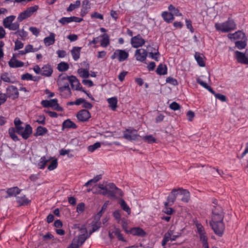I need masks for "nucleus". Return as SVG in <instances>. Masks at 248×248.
<instances>
[{"instance_id":"1","label":"nucleus","mask_w":248,"mask_h":248,"mask_svg":"<svg viewBox=\"0 0 248 248\" xmlns=\"http://www.w3.org/2000/svg\"><path fill=\"white\" fill-rule=\"evenodd\" d=\"M224 214L220 206L215 207L212 210V220L210 225L215 233L218 236H221L225 230V225L223 222Z\"/></svg>"},{"instance_id":"2","label":"nucleus","mask_w":248,"mask_h":248,"mask_svg":"<svg viewBox=\"0 0 248 248\" xmlns=\"http://www.w3.org/2000/svg\"><path fill=\"white\" fill-rule=\"evenodd\" d=\"M217 30L223 32H228L236 29V24L233 19L229 18L223 23H217L215 25Z\"/></svg>"},{"instance_id":"3","label":"nucleus","mask_w":248,"mask_h":248,"mask_svg":"<svg viewBox=\"0 0 248 248\" xmlns=\"http://www.w3.org/2000/svg\"><path fill=\"white\" fill-rule=\"evenodd\" d=\"M62 80L64 83H68L71 84V88L74 90L82 91V87H80V84L77 78L74 76H68L66 75L62 76Z\"/></svg>"},{"instance_id":"4","label":"nucleus","mask_w":248,"mask_h":248,"mask_svg":"<svg viewBox=\"0 0 248 248\" xmlns=\"http://www.w3.org/2000/svg\"><path fill=\"white\" fill-rule=\"evenodd\" d=\"M124 138L130 141L138 140L141 137L137 133V131L132 128H128L123 132Z\"/></svg>"},{"instance_id":"5","label":"nucleus","mask_w":248,"mask_h":248,"mask_svg":"<svg viewBox=\"0 0 248 248\" xmlns=\"http://www.w3.org/2000/svg\"><path fill=\"white\" fill-rule=\"evenodd\" d=\"M38 9V5H34L28 8L26 10L21 13L17 17L18 22H21L23 20L31 16Z\"/></svg>"},{"instance_id":"6","label":"nucleus","mask_w":248,"mask_h":248,"mask_svg":"<svg viewBox=\"0 0 248 248\" xmlns=\"http://www.w3.org/2000/svg\"><path fill=\"white\" fill-rule=\"evenodd\" d=\"M59 90L61 93V95L64 98H68L70 96L71 92L68 83H64V82L61 79L59 81Z\"/></svg>"},{"instance_id":"7","label":"nucleus","mask_w":248,"mask_h":248,"mask_svg":"<svg viewBox=\"0 0 248 248\" xmlns=\"http://www.w3.org/2000/svg\"><path fill=\"white\" fill-rule=\"evenodd\" d=\"M129 56V53L124 50L116 49L111 56L112 60L117 59L120 62L126 60Z\"/></svg>"},{"instance_id":"8","label":"nucleus","mask_w":248,"mask_h":248,"mask_svg":"<svg viewBox=\"0 0 248 248\" xmlns=\"http://www.w3.org/2000/svg\"><path fill=\"white\" fill-rule=\"evenodd\" d=\"M86 233L87 230H85V233L79 235L77 238L74 239L69 246L70 248H78L81 246L88 238Z\"/></svg>"},{"instance_id":"9","label":"nucleus","mask_w":248,"mask_h":248,"mask_svg":"<svg viewBox=\"0 0 248 248\" xmlns=\"http://www.w3.org/2000/svg\"><path fill=\"white\" fill-rule=\"evenodd\" d=\"M145 43L144 39L140 34L132 37L130 40L131 46L134 48H138L143 46Z\"/></svg>"},{"instance_id":"10","label":"nucleus","mask_w":248,"mask_h":248,"mask_svg":"<svg viewBox=\"0 0 248 248\" xmlns=\"http://www.w3.org/2000/svg\"><path fill=\"white\" fill-rule=\"evenodd\" d=\"M148 52L143 48L137 49L135 52L134 56L136 60L140 62H144L148 56Z\"/></svg>"},{"instance_id":"11","label":"nucleus","mask_w":248,"mask_h":248,"mask_svg":"<svg viewBox=\"0 0 248 248\" xmlns=\"http://www.w3.org/2000/svg\"><path fill=\"white\" fill-rule=\"evenodd\" d=\"M90 112L87 109H81L77 114V118L78 120L81 122H85L88 121L91 118Z\"/></svg>"},{"instance_id":"12","label":"nucleus","mask_w":248,"mask_h":248,"mask_svg":"<svg viewBox=\"0 0 248 248\" xmlns=\"http://www.w3.org/2000/svg\"><path fill=\"white\" fill-rule=\"evenodd\" d=\"M6 95L13 99L17 98L19 96L18 89L13 85L9 86L6 89Z\"/></svg>"},{"instance_id":"13","label":"nucleus","mask_w":248,"mask_h":248,"mask_svg":"<svg viewBox=\"0 0 248 248\" xmlns=\"http://www.w3.org/2000/svg\"><path fill=\"white\" fill-rule=\"evenodd\" d=\"M179 194L178 189L176 188L173 189L169 196L167 197V201L164 203L166 205H170L172 206L176 201L177 195Z\"/></svg>"},{"instance_id":"14","label":"nucleus","mask_w":248,"mask_h":248,"mask_svg":"<svg viewBox=\"0 0 248 248\" xmlns=\"http://www.w3.org/2000/svg\"><path fill=\"white\" fill-rule=\"evenodd\" d=\"M235 57L238 62L248 65V53L246 54L238 51L235 52Z\"/></svg>"},{"instance_id":"15","label":"nucleus","mask_w":248,"mask_h":248,"mask_svg":"<svg viewBox=\"0 0 248 248\" xmlns=\"http://www.w3.org/2000/svg\"><path fill=\"white\" fill-rule=\"evenodd\" d=\"M177 189H178L179 194L182 195V198L181 199V201L184 202H188L190 199L189 192L187 189H183L181 187H179Z\"/></svg>"},{"instance_id":"16","label":"nucleus","mask_w":248,"mask_h":248,"mask_svg":"<svg viewBox=\"0 0 248 248\" xmlns=\"http://www.w3.org/2000/svg\"><path fill=\"white\" fill-rule=\"evenodd\" d=\"M129 233L135 236L144 237L146 235V232L140 227H134L131 229Z\"/></svg>"},{"instance_id":"17","label":"nucleus","mask_w":248,"mask_h":248,"mask_svg":"<svg viewBox=\"0 0 248 248\" xmlns=\"http://www.w3.org/2000/svg\"><path fill=\"white\" fill-rule=\"evenodd\" d=\"M91 8L90 0H83L82 1V8L81 9L80 15L82 16H85Z\"/></svg>"},{"instance_id":"18","label":"nucleus","mask_w":248,"mask_h":248,"mask_svg":"<svg viewBox=\"0 0 248 248\" xmlns=\"http://www.w3.org/2000/svg\"><path fill=\"white\" fill-rule=\"evenodd\" d=\"M21 189H19L17 186H14L11 188H9L7 189L6 193L7 195L6 196V198H8L11 197H16V196L20 194Z\"/></svg>"},{"instance_id":"19","label":"nucleus","mask_w":248,"mask_h":248,"mask_svg":"<svg viewBox=\"0 0 248 248\" xmlns=\"http://www.w3.org/2000/svg\"><path fill=\"white\" fill-rule=\"evenodd\" d=\"M53 73V68L50 64L44 65L41 68V75L45 77H50Z\"/></svg>"},{"instance_id":"20","label":"nucleus","mask_w":248,"mask_h":248,"mask_svg":"<svg viewBox=\"0 0 248 248\" xmlns=\"http://www.w3.org/2000/svg\"><path fill=\"white\" fill-rule=\"evenodd\" d=\"M32 132V128L30 124H26L23 130L20 134L23 139L26 140L29 138Z\"/></svg>"},{"instance_id":"21","label":"nucleus","mask_w":248,"mask_h":248,"mask_svg":"<svg viewBox=\"0 0 248 248\" xmlns=\"http://www.w3.org/2000/svg\"><path fill=\"white\" fill-rule=\"evenodd\" d=\"M44 43L46 46H48L52 45L55 42V34L53 32H50L49 35L44 39Z\"/></svg>"},{"instance_id":"22","label":"nucleus","mask_w":248,"mask_h":248,"mask_svg":"<svg viewBox=\"0 0 248 248\" xmlns=\"http://www.w3.org/2000/svg\"><path fill=\"white\" fill-rule=\"evenodd\" d=\"M8 64L11 68H18L23 67L24 63L17 59H11L8 62Z\"/></svg>"},{"instance_id":"23","label":"nucleus","mask_w":248,"mask_h":248,"mask_svg":"<svg viewBox=\"0 0 248 248\" xmlns=\"http://www.w3.org/2000/svg\"><path fill=\"white\" fill-rule=\"evenodd\" d=\"M16 201L19 206L28 205L31 202V201L25 195L16 197Z\"/></svg>"},{"instance_id":"24","label":"nucleus","mask_w":248,"mask_h":248,"mask_svg":"<svg viewBox=\"0 0 248 248\" xmlns=\"http://www.w3.org/2000/svg\"><path fill=\"white\" fill-rule=\"evenodd\" d=\"M81 47L74 46L71 50V55L74 61H78L80 55Z\"/></svg>"},{"instance_id":"25","label":"nucleus","mask_w":248,"mask_h":248,"mask_svg":"<svg viewBox=\"0 0 248 248\" xmlns=\"http://www.w3.org/2000/svg\"><path fill=\"white\" fill-rule=\"evenodd\" d=\"M58 99L56 98L51 99L50 100H44L41 101V105L44 108H53L57 104Z\"/></svg>"},{"instance_id":"26","label":"nucleus","mask_w":248,"mask_h":248,"mask_svg":"<svg viewBox=\"0 0 248 248\" xmlns=\"http://www.w3.org/2000/svg\"><path fill=\"white\" fill-rule=\"evenodd\" d=\"M228 38L231 39H244L245 38V34L241 31H238L234 33H230L228 35Z\"/></svg>"},{"instance_id":"27","label":"nucleus","mask_w":248,"mask_h":248,"mask_svg":"<svg viewBox=\"0 0 248 248\" xmlns=\"http://www.w3.org/2000/svg\"><path fill=\"white\" fill-rule=\"evenodd\" d=\"M194 57L196 60L198 65L201 67L205 66V62L203 60L204 56L198 52H196L194 55Z\"/></svg>"},{"instance_id":"28","label":"nucleus","mask_w":248,"mask_h":248,"mask_svg":"<svg viewBox=\"0 0 248 248\" xmlns=\"http://www.w3.org/2000/svg\"><path fill=\"white\" fill-rule=\"evenodd\" d=\"M62 129L67 128H73L76 129L77 128V126L73 122L71 121L70 119L65 120L62 124Z\"/></svg>"},{"instance_id":"29","label":"nucleus","mask_w":248,"mask_h":248,"mask_svg":"<svg viewBox=\"0 0 248 248\" xmlns=\"http://www.w3.org/2000/svg\"><path fill=\"white\" fill-rule=\"evenodd\" d=\"M196 227L197 228V232L200 235V239H204V238H207L204 229L202 225L201 224L198 223L196 224Z\"/></svg>"},{"instance_id":"30","label":"nucleus","mask_w":248,"mask_h":248,"mask_svg":"<svg viewBox=\"0 0 248 248\" xmlns=\"http://www.w3.org/2000/svg\"><path fill=\"white\" fill-rule=\"evenodd\" d=\"M197 82L198 83H199L204 88L206 89L208 91H209L213 95H215L216 94V93L213 90V89L210 86H208L206 82L202 81L201 78H197Z\"/></svg>"},{"instance_id":"31","label":"nucleus","mask_w":248,"mask_h":248,"mask_svg":"<svg viewBox=\"0 0 248 248\" xmlns=\"http://www.w3.org/2000/svg\"><path fill=\"white\" fill-rule=\"evenodd\" d=\"M100 37L102 38L101 41L100 45L102 47H106L109 44V36L107 33L101 35Z\"/></svg>"},{"instance_id":"32","label":"nucleus","mask_w":248,"mask_h":248,"mask_svg":"<svg viewBox=\"0 0 248 248\" xmlns=\"http://www.w3.org/2000/svg\"><path fill=\"white\" fill-rule=\"evenodd\" d=\"M156 73L159 75H164L167 74L166 65L160 63L156 70Z\"/></svg>"},{"instance_id":"33","label":"nucleus","mask_w":248,"mask_h":248,"mask_svg":"<svg viewBox=\"0 0 248 248\" xmlns=\"http://www.w3.org/2000/svg\"><path fill=\"white\" fill-rule=\"evenodd\" d=\"M15 18L16 16H10L4 18L3 21L4 27L8 29L15 20Z\"/></svg>"},{"instance_id":"34","label":"nucleus","mask_w":248,"mask_h":248,"mask_svg":"<svg viewBox=\"0 0 248 248\" xmlns=\"http://www.w3.org/2000/svg\"><path fill=\"white\" fill-rule=\"evenodd\" d=\"M162 16L164 20L168 23H170L174 20L173 16L170 12H163L162 13Z\"/></svg>"},{"instance_id":"35","label":"nucleus","mask_w":248,"mask_h":248,"mask_svg":"<svg viewBox=\"0 0 248 248\" xmlns=\"http://www.w3.org/2000/svg\"><path fill=\"white\" fill-rule=\"evenodd\" d=\"M49 160V158H46L45 156L42 157L37 164L38 168L40 169H44Z\"/></svg>"},{"instance_id":"36","label":"nucleus","mask_w":248,"mask_h":248,"mask_svg":"<svg viewBox=\"0 0 248 248\" xmlns=\"http://www.w3.org/2000/svg\"><path fill=\"white\" fill-rule=\"evenodd\" d=\"M108 102L109 104V107L113 110H115L117 107V99L113 97L108 99Z\"/></svg>"},{"instance_id":"37","label":"nucleus","mask_w":248,"mask_h":248,"mask_svg":"<svg viewBox=\"0 0 248 248\" xmlns=\"http://www.w3.org/2000/svg\"><path fill=\"white\" fill-rule=\"evenodd\" d=\"M140 138L143 140L144 141L147 142L149 144H152L156 142V140L152 135H147Z\"/></svg>"},{"instance_id":"38","label":"nucleus","mask_w":248,"mask_h":248,"mask_svg":"<svg viewBox=\"0 0 248 248\" xmlns=\"http://www.w3.org/2000/svg\"><path fill=\"white\" fill-rule=\"evenodd\" d=\"M168 9L173 16L175 15L176 16H181L182 15V14L179 12V9L175 8L171 4L169 6Z\"/></svg>"},{"instance_id":"39","label":"nucleus","mask_w":248,"mask_h":248,"mask_svg":"<svg viewBox=\"0 0 248 248\" xmlns=\"http://www.w3.org/2000/svg\"><path fill=\"white\" fill-rule=\"evenodd\" d=\"M47 132V129L44 127L41 126H38L36 129V132L35 136H43Z\"/></svg>"},{"instance_id":"40","label":"nucleus","mask_w":248,"mask_h":248,"mask_svg":"<svg viewBox=\"0 0 248 248\" xmlns=\"http://www.w3.org/2000/svg\"><path fill=\"white\" fill-rule=\"evenodd\" d=\"M16 130L14 127H11L8 130V133L10 137L15 141H18L19 140L18 137L16 134Z\"/></svg>"},{"instance_id":"41","label":"nucleus","mask_w":248,"mask_h":248,"mask_svg":"<svg viewBox=\"0 0 248 248\" xmlns=\"http://www.w3.org/2000/svg\"><path fill=\"white\" fill-rule=\"evenodd\" d=\"M81 2L79 0H76L74 3H71L67 8V11L71 12L76 8H78L80 5Z\"/></svg>"},{"instance_id":"42","label":"nucleus","mask_w":248,"mask_h":248,"mask_svg":"<svg viewBox=\"0 0 248 248\" xmlns=\"http://www.w3.org/2000/svg\"><path fill=\"white\" fill-rule=\"evenodd\" d=\"M102 179V175L101 174L97 175L94 177L93 178L89 180L88 182H87L85 185V186H88L90 185H91L92 183H95L99 181L100 180Z\"/></svg>"},{"instance_id":"43","label":"nucleus","mask_w":248,"mask_h":248,"mask_svg":"<svg viewBox=\"0 0 248 248\" xmlns=\"http://www.w3.org/2000/svg\"><path fill=\"white\" fill-rule=\"evenodd\" d=\"M58 69L59 71L64 72L67 71L69 68L68 64L65 62H61L58 64Z\"/></svg>"},{"instance_id":"44","label":"nucleus","mask_w":248,"mask_h":248,"mask_svg":"<svg viewBox=\"0 0 248 248\" xmlns=\"http://www.w3.org/2000/svg\"><path fill=\"white\" fill-rule=\"evenodd\" d=\"M78 72L80 77L84 78H88L90 76V74L88 70L83 68L78 69Z\"/></svg>"},{"instance_id":"45","label":"nucleus","mask_w":248,"mask_h":248,"mask_svg":"<svg viewBox=\"0 0 248 248\" xmlns=\"http://www.w3.org/2000/svg\"><path fill=\"white\" fill-rule=\"evenodd\" d=\"M120 205L122 208L125 212L127 213L128 214H130L131 211L129 207L128 206L126 202L123 200L122 199L120 201Z\"/></svg>"},{"instance_id":"46","label":"nucleus","mask_w":248,"mask_h":248,"mask_svg":"<svg viewBox=\"0 0 248 248\" xmlns=\"http://www.w3.org/2000/svg\"><path fill=\"white\" fill-rule=\"evenodd\" d=\"M100 147L101 143L99 142H96L93 144L89 146L88 147V150L89 152H93Z\"/></svg>"},{"instance_id":"47","label":"nucleus","mask_w":248,"mask_h":248,"mask_svg":"<svg viewBox=\"0 0 248 248\" xmlns=\"http://www.w3.org/2000/svg\"><path fill=\"white\" fill-rule=\"evenodd\" d=\"M170 205H166L164 203V207L163 209V212L165 213L166 214L168 215H171L174 212V210L171 207Z\"/></svg>"},{"instance_id":"48","label":"nucleus","mask_w":248,"mask_h":248,"mask_svg":"<svg viewBox=\"0 0 248 248\" xmlns=\"http://www.w3.org/2000/svg\"><path fill=\"white\" fill-rule=\"evenodd\" d=\"M100 222L96 221L92 224V230L90 232L89 234L90 235L93 232H96L99 230L100 227Z\"/></svg>"},{"instance_id":"49","label":"nucleus","mask_w":248,"mask_h":248,"mask_svg":"<svg viewBox=\"0 0 248 248\" xmlns=\"http://www.w3.org/2000/svg\"><path fill=\"white\" fill-rule=\"evenodd\" d=\"M120 223L121 224L123 229L124 231V232L126 233H128L129 231L127 230L128 223L127 220L125 218H123L121 219V221H120Z\"/></svg>"},{"instance_id":"50","label":"nucleus","mask_w":248,"mask_h":248,"mask_svg":"<svg viewBox=\"0 0 248 248\" xmlns=\"http://www.w3.org/2000/svg\"><path fill=\"white\" fill-rule=\"evenodd\" d=\"M25 53H28L30 52H35L38 50L37 48H33V46L31 45H28L25 47Z\"/></svg>"},{"instance_id":"51","label":"nucleus","mask_w":248,"mask_h":248,"mask_svg":"<svg viewBox=\"0 0 248 248\" xmlns=\"http://www.w3.org/2000/svg\"><path fill=\"white\" fill-rule=\"evenodd\" d=\"M15 34H18L21 37L22 40H24L28 35V32L25 31L23 29L21 30H18L15 33Z\"/></svg>"},{"instance_id":"52","label":"nucleus","mask_w":248,"mask_h":248,"mask_svg":"<svg viewBox=\"0 0 248 248\" xmlns=\"http://www.w3.org/2000/svg\"><path fill=\"white\" fill-rule=\"evenodd\" d=\"M235 46L239 49L244 48L246 46V43L245 41H238L235 43Z\"/></svg>"},{"instance_id":"53","label":"nucleus","mask_w":248,"mask_h":248,"mask_svg":"<svg viewBox=\"0 0 248 248\" xmlns=\"http://www.w3.org/2000/svg\"><path fill=\"white\" fill-rule=\"evenodd\" d=\"M148 54L150 58H151L153 59H154L156 61H158L159 53L157 50V51L155 53H154L152 50L150 52L149 51L148 52Z\"/></svg>"},{"instance_id":"54","label":"nucleus","mask_w":248,"mask_h":248,"mask_svg":"<svg viewBox=\"0 0 248 248\" xmlns=\"http://www.w3.org/2000/svg\"><path fill=\"white\" fill-rule=\"evenodd\" d=\"M1 79L2 80H3L4 82H8V83H13V81H12L10 78L9 77V75L7 73H5L4 74H2L1 76Z\"/></svg>"},{"instance_id":"55","label":"nucleus","mask_w":248,"mask_h":248,"mask_svg":"<svg viewBox=\"0 0 248 248\" xmlns=\"http://www.w3.org/2000/svg\"><path fill=\"white\" fill-rule=\"evenodd\" d=\"M58 166V161L56 159L52 160L50 164L48 166L47 169L49 170H52L55 169Z\"/></svg>"},{"instance_id":"56","label":"nucleus","mask_w":248,"mask_h":248,"mask_svg":"<svg viewBox=\"0 0 248 248\" xmlns=\"http://www.w3.org/2000/svg\"><path fill=\"white\" fill-rule=\"evenodd\" d=\"M15 50H19L22 48L24 46V44L20 41L17 40L15 42Z\"/></svg>"},{"instance_id":"57","label":"nucleus","mask_w":248,"mask_h":248,"mask_svg":"<svg viewBox=\"0 0 248 248\" xmlns=\"http://www.w3.org/2000/svg\"><path fill=\"white\" fill-rule=\"evenodd\" d=\"M113 215L114 217L117 220L118 223H120L121 221V214L120 210H116L113 213Z\"/></svg>"},{"instance_id":"58","label":"nucleus","mask_w":248,"mask_h":248,"mask_svg":"<svg viewBox=\"0 0 248 248\" xmlns=\"http://www.w3.org/2000/svg\"><path fill=\"white\" fill-rule=\"evenodd\" d=\"M21 79L22 80H32V81H36V79H34L33 78L32 76L29 74V73H26L25 74H23L21 76Z\"/></svg>"},{"instance_id":"59","label":"nucleus","mask_w":248,"mask_h":248,"mask_svg":"<svg viewBox=\"0 0 248 248\" xmlns=\"http://www.w3.org/2000/svg\"><path fill=\"white\" fill-rule=\"evenodd\" d=\"M85 209V204L83 202L79 203L77 206V212L78 214L82 213Z\"/></svg>"},{"instance_id":"60","label":"nucleus","mask_w":248,"mask_h":248,"mask_svg":"<svg viewBox=\"0 0 248 248\" xmlns=\"http://www.w3.org/2000/svg\"><path fill=\"white\" fill-rule=\"evenodd\" d=\"M59 22L62 25H65L71 22L70 17H63L59 20Z\"/></svg>"},{"instance_id":"61","label":"nucleus","mask_w":248,"mask_h":248,"mask_svg":"<svg viewBox=\"0 0 248 248\" xmlns=\"http://www.w3.org/2000/svg\"><path fill=\"white\" fill-rule=\"evenodd\" d=\"M19 27V24L18 22H16L14 23H12L11 25L8 28L10 30L12 31H16L18 30Z\"/></svg>"},{"instance_id":"62","label":"nucleus","mask_w":248,"mask_h":248,"mask_svg":"<svg viewBox=\"0 0 248 248\" xmlns=\"http://www.w3.org/2000/svg\"><path fill=\"white\" fill-rule=\"evenodd\" d=\"M29 30L33 35H35L36 36H38L39 34L40 30L36 27H31L29 28Z\"/></svg>"},{"instance_id":"63","label":"nucleus","mask_w":248,"mask_h":248,"mask_svg":"<svg viewBox=\"0 0 248 248\" xmlns=\"http://www.w3.org/2000/svg\"><path fill=\"white\" fill-rule=\"evenodd\" d=\"M170 108L173 110H177L180 108V106L176 102H173L170 104Z\"/></svg>"},{"instance_id":"64","label":"nucleus","mask_w":248,"mask_h":248,"mask_svg":"<svg viewBox=\"0 0 248 248\" xmlns=\"http://www.w3.org/2000/svg\"><path fill=\"white\" fill-rule=\"evenodd\" d=\"M45 117L44 115H39L38 117V119L36 120V122L39 124L44 125L45 124Z\"/></svg>"}]
</instances>
